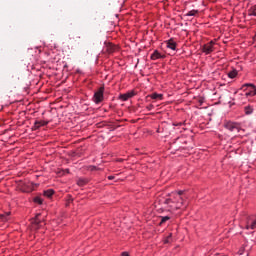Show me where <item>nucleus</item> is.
<instances>
[{
	"label": "nucleus",
	"mask_w": 256,
	"mask_h": 256,
	"mask_svg": "<svg viewBox=\"0 0 256 256\" xmlns=\"http://www.w3.org/2000/svg\"><path fill=\"white\" fill-rule=\"evenodd\" d=\"M168 197L169 198H166L164 200V205H169V207H173V205H175L176 209H181V207H183V205H185L184 197L176 195L173 192L171 194H168Z\"/></svg>",
	"instance_id": "1"
},
{
	"label": "nucleus",
	"mask_w": 256,
	"mask_h": 256,
	"mask_svg": "<svg viewBox=\"0 0 256 256\" xmlns=\"http://www.w3.org/2000/svg\"><path fill=\"white\" fill-rule=\"evenodd\" d=\"M241 90L247 91L245 93V97H255V95H256V88H255V85H253V84H244L241 87Z\"/></svg>",
	"instance_id": "2"
},
{
	"label": "nucleus",
	"mask_w": 256,
	"mask_h": 256,
	"mask_svg": "<svg viewBox=\"0 0 256 256\" xmlns=\"http://www.w3.org/2000/svg\"><path fill=\"white\" fill-rule=\"evenodd\" d=\"M104 91H105V88L104 87H100L98 89V91L94 93L93 101L97 105H99V103H101L103 101V99H104V96H103Z\"/></svg>",
	"instance_id": "3"
},
{
	"label": "nucleus",
	"mask_w": 256,
	"mask_h": 256,
	"mask_svg": "<svg viewBox=\"0 0 256 256\" xmlns=\"http://www.w3.org/2000/svg\"><path fill=\"white\" fill-rule=\"evenodd\" d=\"M215 51V42L210 41L207 44H204L202 47V52L205 53V55H210V53H213Z\"/></svg>",
	"instance_id": "4"
},
{
	"label": "nucleus",
	"mask_w": 256,
	"mask_h": 256,
	"mask_svg": "<svg viewBox=\"0 0 256 256\" xmlns=\"http://www.w3.org/2000/svg\"><path fill=\"white\" fill-rule=\"evenodd\" d=\"M46 125H49V122L47 121H35L34 125L32 126V131H37L38 129H41V127H45Z\"/></svg>",
	"instance_id": "5"
},
{
	"label": "nucleus",
	"mask_w": 256,
	"mask_h": 256,
	"mask_svg": "<svg viewBox=\"0 0 256 256\" xmlns=\"http://www.w3.org/2000/svg\"><path fill=\"white\" fill-rule=\"evenodd\" d=\"M224 127L225 129H228V131H235V129L239 131V125H237L235 122H226Z\"/></svg>",
	"instance_id": "6"
},
{
	"label": "nucleus",
	"mask_w": 256,
	"mask_h": 256,
	"mask_svg": "<svg viewBox=\"0 0 256 256\" xmlns=\"http://www.w3.org/2000/svg\"><path fill=\"white\" fill-rule=\"evenodd\" d=\"M256 228V219L249 217L246 222V229H255Z\"/></svg>",
	"instance_id": "7"
},
{
	"label": "nucleus",
	"mask_w": 256,
	"mask_h": 256,
	"mask_svg": "<svg viewBox=\"0 0 256 256\" xmlns=\"http://www.w3.org/2000/svg\"><path fill=\"white\" fill-rule=\"evenodd\" d=\"M166 45L168 49H171L172 51H175V49H177V43L173 39L168 40L166 42Z\"/></svg>",
	"instance_id": "8"
},
{
	"label": "nucleus",
	"mask_w": 256,
	"mask_h": 256,
	"mask_svg": "<svg viewBox=\"0 0 256 256\" xmlns=\"http://www.w3.org/2000/svg\"><path fill=\"white\" fill-rule=\"evenodd\" d=\"M39 217H41V214H37L32 221V225L35 229H39V225L41 224V220H39Z\"/></svg>",
	"instance_id": "9"
},
{
	"label": "nucleus",
	"mask_w": 256,
	"mask_h": 256,
	"mask_svg": "<svg viewBox=\"0 0 256 256\" xmlns=\"http://www.w3.org/2000/svg\"><path fill=\"white\" fill-rule=\"evenodd\" d=\"M117 49V46L113 43H107L106 44V51L107 53H115V50Z\"/></svg>",
	"instance_id": "10"
},
{
	"label": "nucleus",
	"mask_w": 256,
	"mask_h": 256,
	"mask_svg": "<svg viewBox=\"0 0 256 256\" xmlns=\"http://www.w3.org/2000/svg\"><path fill=\"white\" fill-rule=\"evenodd\" d=\"M135 95V93H133V92H128V93H126V94H121L120 95V99L122 100V101H128L129 99H131V97H133Z\"/></svg>",
	"instance_id": "11"
},
{
	"label": "nucleus",
	"mask_w": 256,
	"mask_h": 256,
	"mask_svg": "<svg viewBox=\"0 0 256 256\" xmlns=\"http://www.w3.org/2000/svg\"><path fill=\"white\" fill-rule=\"evenodd\" d=\"M161 53H159V51L155 50L152 54L150 59H152V61H157V59H161Z\"/></svg>",
	"instance_id": "12"
},
{
	"label": "nucleus",
	"mask_w": 256,
	"mask_h": 256,
	"mask_svg": "<svg viewBox=\"0 0 256 256\" xmlns=\"http://www.w3.org/2000/svg\"><path fill=\"white\" fill-rule=\"evenodd\" d=\"M87 183H89V180L87 178H79L77 180V185H79V187H85Z\"/></svg>",
	"instance_id": "13"
},
{
	"label": "nucleus",
	"mask_w": 256,
	"mask_h": 256,
	"mask_svg": "<svg viewBox=\"0 0 256 256\" xmlns=\"http://www.w3.org/2000/svg\"><path fill=\"white\" fill-rule=\"evenodd\" d=\"M55 195L54 189H48L44 191V197H47L48 199H51Z\"/></svg>",
	"instance_id": "14"
},
{
	"label": "nucleus",
	"mask_w": 256,
	"mask_h": 256,
	"mask_svg": "<svg viewBox=\"0 0 256 256\" xmlns=\"http://www.w3.org/2000/svg\"><path fill=\"white\" fill-rule=\"evenodd\" d=\"M149 97H150V99L162 101L163 94L153 93V94L149 95Z\"/></svg>",
	"instance_id": "15"
},
{
	"label": "nucleus",
	"mask_w": 256,
	"mask_h": 256,
	"mask_svg": "<svg viewBox=\"0 0 256 256\" xmlns=\"http://www.w3.org/2000/svg\"><path fill=\"white\" fill-rule=\"evenodd\" d=\"M174 194L178 195L179 197H183L184 201L187 199V196L185 195V190H179L178 192H173Z\"/></svg>",
	"instance_id": "16"
},
{
	"label": "nucleus",
	"mask_w": 256,
	"mask_h": 256,
	"mask_svg": "<svg viewBox=\"0 0 256 256\" xmlns=\"http://www.w3.org/2000/svg\"><path fill=\"white\" fill-rule=\"evenodd\" d=\"M230 79H235L237 77V70H232L228 73Z\"/></svg>",
	"instance_id": "17"
},
{
	"label": "nucleus",
	"mask_w": 256,
	"mask_h": 256,
	"mask_svg": "<svg viewBox=\"0 0 256 256\" xmlns=\"http://www.w3.org/2000/svg\"><path fill=\"white\" fill-rule=\"evenodd\" d=\"M160 225H163V223H167V221H169V219H171V217L169 216H160Z\"/></svg>",
	"instance_id": "18"
},
{
	"label": "nucleus",
	"mask_w": 256,
	"mask_h": 256,
	"mask_svg": "<svg viewBox=\"0 0 256 256\" xmlns=\"http://www.w3.org/2000/svg\"><path fill=\"white\" fill-rule=\"evenodd\" d=\"M33 201H34V203H37L38 205H43V199L39 196L34 197Z\"/></svg>",
	"instance_id": "19"
},
{
	"label": "nucleus",
	"mask_w": 256,
	"mask_h": 256,
	"mask_svg": "<svg viewBox=\"0 0 256 256\" xmlns=\"http://www.w3.org/2000/svg\"><path fill=\"white\" fill-rule=\"evenodd\" d=\"M249 15H252L253 17H256V5L252 6L249 9Z\"/></svg>",
	"instance_id": "20"
},
{
	"label": "nucleus",
	"mask_w": 256,
	"mask_h": 256,
	"mask_svg": "<svg viewBox=\"0 0 256 256\" xmlns=\"http://www.w3.org/2000/svg\"><path fill=\"white\" fill-rule=\"evenodd\" d=\"M245 113H246V115H251V113H253V107L246 106L245 107Z\"/></svg>",
	"instance_id": "21"
},
{
	"label": "nucleus",
	"mask_w": 256,
	"mask_h": 256,
	"mask_svg": "<svg viewBox=\"0 0 256 256\" xmlns=\"http://www.w3.org/2000/svg\"><path fill=\"white\" fill-rule=\"evenodd\" d=\"M196 13H199V11H197V10H191V11H189L186 15H187V17H195V14Z\"/></svg>",
	"instance_id": "22"
},
{
	"label": "nucleus",
	"mask_w": 256,
	"mask_h": 256,
	"mask_svg": "<svg viewBox=\"0 0 256 256\" xmlns=\"http://www.w3.org/2000/svg\"><path fill=\"white\" fill-rule=\"evenodd\" d=\"M10 215H11V212H8L6 214L0 215V218L2 219V221H7V217H9Z\"/></svg>",
	"instance_id": "23"
},
{
	"label": "nucleus",
	"mask_w": 256,
	"mask_h": 256,
	"mask_svg": "<svg viewBox=\"0 0 256 256\" xmlns=\"http://www.w3.org/2000/svg\"><path fill=\"white\" fill-rule=\"evenodd\" d=\"M173 237V235L172 234H169L168 236H167V238L164 240V243L165 244H167V243H171V238Z\"/></svg>",
	"instance_id": "24"
},
{
	"label": "nucleus",
	"mask_w": 256,
	"mask_h": 256,
	"mask_svg": "<svg viewBox=\"0 0 256 256\" xmlns=\"http://www.w3.org/2000/svg\"><path fill=\"white\" fill-rule=\"evenodd\" d=\"M89 169L90 171H99V168H97L96 166H90Z\"/></svg>",
	"instance_id": "25"
},
{
	"label": "nucleus",
	"mask_w": 256,
	"mask_h": 256,
	"mask_svg": "<svg viewBox=\"0 0 256 256\" xmlns=\"http://www.w3.org/2000/svg\"><path fill=\"white\" fill-rule=\"evenodd\" d=\"M109 181H113L115 179V176H108Z\"/></svg>",
	"instance_id": "26"
},
{
	"label": "nucleus",
	"mask_w": 256,
	"mask_h": 256,
	"mask_svg": "<svg viewBox=\"0 0 256 256\" xmlns=\"http://www.w3.org/2000/svg\"><path fill=\"white\" fill-rule=\"evenodd\" d=\"M122 256H129V253L123 252V253H122Z\"/></svg>",
	"instance_id": "27"
},
{
	"label": "nucleus",
	"mask_w": 256,
	"mask_h": 256,
	"mask_svg": "<svg viewBox=\"0 0 256 256\" xmlns=\"http://www.w3.org/2000/svg\"><path fill=\"white\" fill-rule=\"evenodd\" d=\"M151 107H153V105H151L150 107H148V109H151Z\"/></svg>",
	"instance_id": "28"
}]
</instances>
